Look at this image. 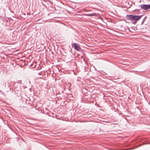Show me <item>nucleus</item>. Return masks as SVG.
Here are the masks:
<instances>
[{
    "instance_id": "nucleus-1",
    "label": "nucleus",
    "mask_w": 150,
    "mask_h": 150,
    "mask_svg": "<svg viewBox=\"0 0 150 150\" xmlns=\"http://www.w3.org/2000/svg\"><path fill=\"white\" fill-rule=\"evenodd\" d=\"M142 16L127 15L126 16V18L127 20H131L132 24H135L137 21L139 20Z\"/></svg>"
},
{
    "instance_id": "nucleus-2",
    "label": "nucleus",
    "mask_w": 150,
    "mask_h": 150,
    "mask_svg": "<svg viewBox=\"0 0 150 150\" xmlns=\"http://www.w3.org/2000/svg\"><path fill=\"white\" fill-rule=\"evenodd\" d=\"M140 6L142 9L145 10L150 9V5L149 4H142L140 5Z\"/></svg>"
},
{
    "instance_id": "nucleus-3",
    "label": "nucleus",
    "mask_w": 150,
    "mask_h": 150,
    "mask_svg": "<svg viewBox=\"0 0 150 150\" xmlns=\"http://www.w3.org/2000/svg\"><path fill=\"white\" fill-rule=\"evenodd\" d=\"M71 46L74 49L77 50L79 51L80 49L79 45L78 43H74L72 44Z\"/></svg>"
},
{
    "instance_id": "nucleus-4",
    "label": "nucleus",
    "mask_w": 150,
    "mask_h": 150,
    "mask_svg": "<svg viewBox=\"0 0 150 150\" xmlns=\"http://www.w3.org/2000/svg\"><path fill=\"white\" fill-rule=\"evenodd\" d=\"M85 15L87 16H94L95 15V14H85Z\"/></svg>"
},
{
    "instance_id": "nucleus-5",
    "label": "nucleus",
    "mask_w": 150,
    "mask_h": 150,
    "mask_svg": "<svg viewBox=\"0 0 150 150\" xmlns=\"http://www.w3.org/2000/svg\"><path fill=\"white\" fill-rule=\"evenodd\" d=\"M8 86V87H9L10 86V85H9V83L8 82L6 83L5 84V86Z\"/></svg>"
},
{
    "instance_id": "nucleus-6",
    "label": "nucleus",
    "mask_w": 150,
    "mask_h": 150,
    "mask_svg": "<svg viewBox=\"0 0 150 150\" xmlns=\"http://www.w3.org/2000/svg\"><path fill=\"white\" fill-rule=\"evenodd\" d=\"M68 86H69V85L70 86L71 85V84H70V83H68Z\"/></svg>"
},
{
    "instance_id": "nucleus-7",
    "label": "nucleus",
    "mask_w": 150,
    "mask_h": 150,
    "mask_svg": "<svg viewBox=\"0 0 150 150\" xmlns=\"http://www.w3.org/2000/svg\"><path fill=\"white\" fill-rule=\"evenodd\" d=\"M126 23H128V22H127V21H126Z\"/></svg>"
},
{
    "instance_id": "nucleus-8",
    "label": "nucleus",
    "mask_w": 150,
    "mask_h": 150,
    "mask_svg": "<svg viewBox=\"0 0 150 150\" xmlns=\"http://www.w3.org/2000/svg\"><path fill=\"white\" fill-rule=\"evenodd\" d=\"M10 90H11V88H10Z\"/></svg>"
}]
</instances>
